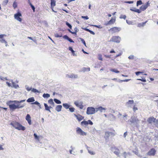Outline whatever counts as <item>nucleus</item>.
I'll return each instance as SVG.
<instances>
[{
    "mask_svg": "<svg viewBox=\"0 0 158 158\" xmlns=\"http://www.w3.org/2000/svg\"><path fill=\"white\" fill-rule=\"evenodd\" d=\"M25 100H21L20 101H10L7 102V104L9 106L10 110L13 111L17 109V105L15 104L21 103L25 102Z\"/></svg>",
    "mask_w": 158,
    "mask_h": 158,
    "instance_id": "f257e3e1",
    "label": "nucleus"
},
{
    "mask_svg": "<svg viewBox=\"0 0 158 158\" xmlns=\"http://www.w3.org/2000/svg\"><path fill=\"white\" fill-rule=\"evenodd\" d=\"M127 122L130 125L133 124L137 127H139V120L137 117L134 115L131 116V118L128 120Z\"/></svg>",
    "mask_w": 158,
    "mask_h": 158,
    "instance_id": "f03ea898",
    "label": "nucleus"
},
{
    "mask_svg": "<svg viewBox=\"0 0 158 158\" xmlns=\"http://www.w3.org/2000/svg\"><path fill=\"white\" fill-rule=\"evenodd\" d=\"M10 124L15 129L19 130L24 131L25 129V127L16 122L12 121L10 123Z\"/></svg>",
    "mask_w": 158,
    "mask_h": 158,
    "instance_id": "7ed1b4c3",
    "label": "nucleus"
},
{
    "mask_svg": "<svg viewBox=\"0 0 158 158\" xmlns=\"http://www.w3.org/2000/svg\"><path fill=\"white\" fill-rule=\"evenodd\" d=\"M95 112H96V109L93 107H88L87 109L86 114H94Z\"/></svg>",
    "mask_w": 158,
    "mask_h": 158,
    "instance_id": "20e7f679",
    "label": "nucleus"
},
{
    "mask_svg": "<svg viewBox=\"0 0 158 158\" xmlns=\"http://www.w3.org/2000/svg\"><path fill=\"white\" fill-rule=\"evenodd\" d=\"M121 38L119 36H113L110 40V42H113L116 43H119Z\"/></svg>",
    "mask_w": 158,
    "mask_h": 158,
    "instance_id": "39448f33",
    "label": "nucleus"
},
{
    "mask_svg": "<svg viewBox=\"0 0 158 158\" xmlns=\"http://www.w3.org/2000/svg\"><path fill=\"white\" fill-rule=\"evenodd\" d=\"M77 133L81 136H85L87 135V133L83 131V130L79 127H77L76 128Z\"/></svg>",
    "mask_w": 158,
    "mask_h": 158,
    "instance_id": "423d86ee",
    "label": "nucleus"
},
{
    "mask_svg": "<svg viewBox=\"0 0 158 158\" xmlns=\"http://www.w3.org/2000/svg\"><path fill=\"white\" fill-rule=\"evenodd\" d=\"M21 16H22V15L19 12L14 15L15 19L19 22L22 21V19L20 17Z\"/></svg>",
    "mask_w": 158,
    "mask_h": 158,
    "instance_id": "0eeeda50",
    "label": "nucleus"
},
{
    "mask_svg": "<svg viewBox=\"0 0 158 158\" xmlns=\"http://www.w3.org/2000/svg\"><path fill=\"white\" fill-rule=\"evenodd\" d=\"M66 77L67 78L75 79H77L79 78L77 74H74L73 73L67 74L66 75Z\"/></svg>",
    "mask_w": 158,
    "mask_h": 158,
    "instance_id": "6e6552de",
    "label": "nucleus"
},
{
    "mask_svg": "<svg viewBox=\"0 0 158 158\" xmlns=\"http://www.w3.org/2000/svg\"><path fill=\"white\" fill-rule=\"evenodd\" d=\"M121 29L120 27H114L110 28L109 31H110L112 33L118 32L120 31Z\"/></svg>",
    "mask_w": 158,
    "mask_h": 158,
    "instance_id": "1a4fd4ad",
    "label": "nucleus"
},
{
    "mask_svg": "<svg viewBox=\"0 0 158 158\" xmlns=\"http://www.w3.org/2000/svg\"><path fill=\"white\" fill-rule=\"evenodd\" d=\"M111 150L116 155H119L120 152L118 149L115 147H112L111 148Z\"/></svg>",
    "mask_w": 158,
    "mask_h": 158,
    "instance_id": "9d476101",
    "label": "nucleus"
},
{
    "mask_svg": "<svg viewBox=\"0 0 158 158\" xmlns=\"http://www.w3.org/2000/svg\"><path fill=\"white\" fill-rule=\"evenodd\" d=\"M110 135L113 136L114 134L111 132L107 131L105 132L104 137L106 139H107Z\"/></svg>",
    "mask_w": 158,
    "mask_h": 158,
    "instance_id": "9b49d317",
    "label": "nucleus"
},
{
    "mask_svg": "<svg viewBox=\"0 0 158 158\" xmlns=\"http://www.w3.org/2000/svg\"><path fill=\"white\" fill-rule=\"evenodd\" d=\"M156 151L153 148H152L147 153V154L149 156H154Z\"/></svg>",
    "mask_w": 158,
    "mask_h": 158,
    "instance_id": "f8f14e48",
    "label": "nucleus"
},
{
    "mask_svg": "<svg viewBox=\"0 0 158 158\" xmlns=\"http://www.w3.org/2000/svg\"><path fill=\"white\" fill-rule=\"evenodd\" d=\"M149 5L150 3H149V2H148L145 5H142L140 6V9L143 11H144L148 6H149Z\"/></svg>",
    "mask_w": 158,
    "mask_h": 158,
    "instance_id": "ddd939ff",
    "label": "nucleus"
},
{
    "mask_svg": "<svg viewBox=\"0 0 158 158\" xmlns=\"http://www.w3.org/2000/svg\"><path fill=\"white\" fill-rule=\"evenodd\" d=\"M95 109L96 112H98V111H99L101 112H105L106 108L102 106H100L98 108H96Z\"/></svg>",
    "mask_w": 158,
    "mask_h": 158,
    "instance_id": "4468645a",
    "label": "nucleus"
},
{
    "mask_svg": "<svg viewBox=\"0 0 158 158\" xmlns=\"http://www.w3.org/2000/svg\"><path fill=\"white\" fill-rule=\"evenodd\" d=\"M155 119L156 118L153 117H151L148 118L147 121L150 124L153 123L154 124L155 121Z\"/></svg>",
    "mask_w": 158,
    "mask_h": 158,
    "instance_id": "2eb2a0df",
    "label": "nucleus"
},
{
    "mask_svg": "<svg viewBox=\"0 0 158 158\" xmlns=\"http://www.w3.org/2000/svg\"><path fill=\"white\" fill-rule=\"evenodd\" d=\"M26 119L27 121L29 124L30 125L32 123L31 121V117L29 114H27L26 117Z\"/></svg>",
    "mask_w": 158,
    "mask_h": 158,
    "instance_id": "dca6fc26",
    "label": "nucleus"
},
{
    "mask_svg": "<svg viewBox=\"0 0 158 158\" xmlns=\"http://www.w3.org/2000/svg\"><path fill=\"white\" fill-rule=\"evenodd\" d=\"M115 19L112 18L111 19L109 22H107V23H106L105 24L106 26H108L109 25L113 24L115 22Z\"/></svg>",
    "mask_w": 158,
    "mask_h": 158,
    "instance_id": "f3484780",
    "label": "nucleus"
},
{
    "mask_svg": "<svg viewBox=\"0 0 158 158\" xmlns=\"http://www.w3.org/2000/svg\"><path fill=\"white\" fill-rule=\"evenodd\" d=\"M134 103L133 100H129L126 103V106L128 107H131V105Z\"/></svg>",
    "mask_w": 158,
    "mask_h": 158,
    "instance_id": "a211bd4d",
    "label": "nucleus"
},
{
    "mask_svg": "<svg viewBox=\"0 0 158 158\" xmlns=\"http://www.w3.org/2000/svg\"><path fill=\"white\" fill-rule=\"evenodd\" d=\"M74 104L78 107H79L81 109H83L84 106L81 102L78 103L77 102H75Z\"/></svg>",
    "mask_w": 158,
    "mask_h": 158,
    "instance_id": "6ab92c4d",
    "label": "nucleus"
},
{
    "mask_svg": "<svg viewBox=\"0 0 158 158\" xmlns=\"http://www.w3.org/2000/svg\"><path fill=\"white\" fill-rule=\"evenodd\" d=\"M74 116L77 118V119L79 121H81L84 118V117L79 114H78L77 115L74 114Z\"/></svg>",
    "mask_w": 158,
    "mask_h": 158,
    "instance_id": "aec40b11",
    "label": "nucleus"
},
{
    "mask_svg": "<svg viewBox=\"0 0 158 158\" xmlns=\"http://www.w3.org/2000/svg\"><path fill=\"white\" fill-rule=\"evenodd\" d=\"M4 36H6V35H0V41L2 43H5V44H6L7 43V42L3 38Z\"/></svg>",
    "mask_w": 158,
    "mask_h": 158,
    "instance_id": "412c9836",
    "label": "nucleus"
},
{
    "mask_svg": "<svg viewBox=\"0 0 158 158\" xmlns=\"http://www.w3.org/2000/svg\"><path fill=\"white\" fill-rule=\"evenodd\" d=\"M87 149L88 150V152L91 155H94L95 154V152L92 151L89 149L90 148L88 147L86 145L85 146Z\"/></svg>",
    "mask_w": 158,
    "mask_h": 158,
    "instance_id": "4be33fe9",
    "label": "nucleus"
},
{
    "mask_svg": "<svg viewBox=\"0 0 158 158\" xmlns=\"http://www.w3.org/2000/svg\"><path fill=\"white\" fill-rule=\"evenodd\" d=\"M127 115L126 114H124L122 117L120 118V120L122 122H123V120H127Z\"/></svg>",
    "mask_w": 158,
    "mask_h": 158,
    "instance_id": "5701e85b",
    "label": "nucleus"
},
{
    "mask_svg": "<svg viewBox=\"0 0 158 158\" xmlns=\"http://www.w3.org/2000/svg\"><path fill=\"white\" fill-rule=\"evenodd\" d=\"M63 38L64 39L67 40L70 42L74 43V41H73L72 39L69 37L67 35H64L63 36Z\"/></svg>",
    "mask_w": 158,
    "mask_h": 158,
    "instance_id": "b1692460",
    "label": "nucleus"
},
{
    "mask_svg": "<svg viewBox=\"0 0 158 158\" xmlns=\"http://www.w3.org/2000/svg\"><path fill=\"white\" fill-rule=\"evenodd\" d=\"M62 108V106L61 105H57L55 108V110L58 112H60Z\"/></svg>",
    "mask_w": 158,
    "mask_h": 158,
    "instance_id": "393cba45",
    "label": "nucleus"
},
{
    "mask_svg": "<svg viewBox=\"0 0 158 158\" xmlns=\"http://www.w3.org/2000/svg\"><path fill=\"white\" fill-rule=\"evenodd\" d=\"M20 103L16 104L17 109L22 108L25 105V103H23L22 104H20Z\"/></svg>",
    "mask_w": 158,
    "mask_h": 158,
    "instance_id": "a878e982",
    "label": "nucleus"
},
{
    "mask_svg": "<svg viewBox=\"0 0 158 158\" xmlns=\"http://www.w3.org/2000/svg\"><path fill=\"white\" fill-rule=\"evenodd\" d=\"M51 8H53L54 7L56 6V1L55 0H51Z\"/></svg>",
    "mask_w": 158,
    "mask_h": 158,
    "instance_id": "bb28decb",
    "label": "nucleus"
},
{
    "mask_svg": "<svg viewBox=\"0 0 158 158\" xmlns=\"http://www.w3.org/2000/svg\"><path fill=\"white\" fill-rule=\"evenodd\" d=\"M69 50L71 51V52H72L73 56H77V53H75V51L73 49L72 47H69Z\"/></svg>",
    "mask_w": 158,
    "mask_h": 158,
    "instance_id": "cd10ccee",
    "label": "nucleus"
},
{
    "mask_svg": "<svg viewBox=\"0 0 158 158\" xmlns=\"http://www.w3.org/2000/svg\"><path fill=\"white\" fill-rule=\"evenodd\" d=\"M130 10L134 11L135 12H137L138 13H140L141 12V11L140 10H139L136 9L135 8H131L130 9Z\"/></svg>",
    "mask_w": 158,
    "mask_h": 158,
    "instance_id": "c85d7f7f",
    "label": "nucleus"
},
{
    "mask_svg": "<svg viewBox=\"0 0 158 158\" xmlns=\"http://www.w3.org/2000/svg\"><path fill=\"white\" fill-rule=\"evenodd\" d=\"M147 21H146L145 22L139 23L138 24V27H143L145 25L146 23L147 22Z\"/></svg>",
    "mask_w": 158,
    "mask_h": 158,
    "instance_id": "c756f323",
    "label": "nucleus"
},
{
    "mask_svg": "<svg viewBox=\"0 0 158 158\" xmlns=\"http://www.w3.org/2000/svg\"><path fill=\"white\" fill-rule=\"evenodd\" d=\"M44 106L45 108V110L48 111L49 112H51V111L49 109V106L46 103H44Z\"/></svg>",
    "mask_w": 158,
    "mask_h": 158,
    "instance_id": "7c9ffc66",
    "label": "nucleus"
},
{
    "mask_svg": "<svg viewBox=\"0 0 158 158\" xmlns=\"http://www.w3.org/2000/svg\"><path fill=\"white\" fill-rule=\"evenodd\" d=\"M35 101V99L33 97L29 98L27 100V102H33Z\"/></svg>",
    "mask_w": 158,
    "mask_h": 158,
    "instance_id": "2f4dec72",
    "label": "nucleus"
},
{
    "mask_svg": "<svg viewBox=\"0 0 158 158\" xmlns=\"http://www.w3.org/2000/svg\"><path fill=\"white\" fill-rule=\"evenodd\" d=\"M63 106L66 109H68L70 107V105L66 103H63Z\"/></svg>",
    "mask_w": 158,
    "mask_h": 158,
    "instance_id": "473e14b6",
    "label": "nucleus"
},
{
    "mask_svg": "<svg viewBox=\"0 0 158 158\" xmlns=\"http://www.w3.org/2000/svg\"><path fill=\"white\" fill-rule=\"evenodd\" d=\"M48 102L49 104H51V105H53V106H54L55 103L53 102V99H50L48 100Z\"/></svg>",
    "mask_w": 158,
    "mask_h": 158,
    "instance_id": "72a5a7b5",
    "label": "nucleus"
},
{
    "mask_svg": "<svg viewBox=\"0 0 158 158\" xmlns=\"http://www.w3.org/2000/svg\"><path fill=\"white\" fill-rule=\"evenodd\" d=\"M81 124L86 126L88 124V122L87 121H84L81 122Z\"/></svg>",
    "mask_w": 158,
    "mask_h": 158,
    "instance_id": "f704fd0d",
    "label": "nucleus"
},
{
    "mask_svg": "<svg viewBox=\"0 0 158 158\" xmlns=\"http://www.w3.org/2000/svg\"><path fill=\"white\" fill-rule=\"evenodd\" d=\"M110 71L114 72L116 73H119V71L116 69H110Z\"/></svg>",
    "mask_w": 158,
    "mask_h": 158,
    "instance_id": "c9c22d12",
    "label": "nucleus"
},
{
    "mask_svg": "<svg viewBox=\"0 0 158 158\" xmlns=\"http://www.w3.org/2000/svg\"><path fill=\"white\" fill-rule=\"evenodd\" d=\"M44 98H48L50 97V95L48 94H44L43 95Z\"/></svg>",
    "mask_w": 158,
    "mask_h": 158,
    "instance_id": "e433bc0d",
    "label": "nucleus"
},
{
    "mask_svg": "<svg viewBox=\"0 0 158 158\" xmlns=\"http://www.w3.org/2000/svg\"><path fill=\"white\" fill-rule=\"evenodd\" d=\"M54 101L57 104H60L61 103V101L56 98H55L54 99Z\"/></svg>",
    "mask_w": 158,
    "mask_h": 158,
    "instance_id": "4c0bfd02",
    "label": "nucleus"
},
{
    "mask_svg": "<svg viewBox=\"0 0 158 158\" xmlns=\"http://www.w3.org/2000/svg\"><path fill=\"white\" fill-rule=\"evenodd\" d=\"M19 87V85L16 84L15 82L13 83L12 84V85H11V87H14L15 88H18Z\"/></svg>",
    "mask_w": 158,
    "mask_h": 158,
    "instance_id": "58836bf2",
    "label": "nucleus"
},
{
    "mask_svg": "<svg viewBox=\"0 0 158 158\" xmlns=\"http://www.w3.org/2000/svg\"><path fill=\"white\" fill-rule=\"evenodd\" d=\"M131 79H125L124 80H118V82H127L129 81Z\"/></svg>",
    "mask_w": 158,
    "mask_h": 158,
    "instance_id": "ea45409f",
    "label": "nucleus"
},
{
    "mask_svg": "<svg viewBox=\"0 0 158 158\" xmlns=\"http://www.w3.org/2000/svg\"><path fill=\"white\" fill-rule=\"evenodd\" d=\"M126 22L129 25L133 24V21H129L127 20H126Z\"/></svg>",
    "mask_w": 158,
    "mask_h": 158,
    "instance_id": "a19ab883",
    "label": "nucleus"
},
{
    "mask_svg": "<svg viewBox=\"0 0 158 158\" xmlns=\"http://www.w3.org/2000/svg\"><path fill=\"white\" fill-rule=\"evenodd\" d=\"M29 5L31 6V8L33 10V12H34L35 11V8L34 6L33 5H32L30 2H29Z\"/></svg>",
    "mask_w": 158,
    "mask_h": 158,
    "instance_id": "79ce46f5",
    "label": "nucleus"
},
{
    "mask_svg": "<svg viewBox=\"0 0 158 158\" xmlns=\"http://www.w3.org/2000/svg\"><path fill=\"white\" fill-rule=\"evenodd\" d=\"M142 2L141 1H138L137 2L136 6H138L139 5H142Z\"/></svg>",
    "mask_w": 158,
    "mask_h": 158,
    "instance_id": "37998d69",
    "label": "nucleus"
},
{
    "mask_svg": "<svg viewBox=\"0 0 158 158\" xmlns=\"http://www.w3.org/2000/svg\"><path fill=\"white\" fill-rule=\"evenodd\" d=\"M31 91L34 93H40V92H39L38 90L37 89H35L33 88L31 90Z\"/></svg>",
    "mask_w": 158,
    "mask_h": 158,
    "instance_id": "c03bdc74",
    "label": "nucleus"
},
{
    "mask_svg": "<svg viewBox=\"0 0 158 158\" xmlns=\"http://www.w3.org/2000/svg\"><path fill=\"white\" fill-rule=\"evenodd\" d=\"M79 39L82 42V43H83V44L85 46H86V44H85V40H84L82 38H79Z\"/></svg>",
    "mask_w": 158,
    "mask_h": 158,
    "instance_id": "a18cd8bd",
    "label": "nucleus"
},
{
    "mask_svg": "<svg viewBox=\"0 0 158 158\" xmlns=\"http://www.w3.org/2000/svg\"><path fill=\"white\" fill-rule=\"evenodd\" d=\"M153 124L155 125L156 127H158V119H155V121Z\"/></svg>",
    "mask_w": 158,
    "mask_h": 158,
    "instance_id": "49530a36",
    "label": "nucleus"
},
{
    "mask_svg": "<svg viewBox=\"0 0 158 158\" xmlns=\"http://www.w3.org/2000/svg\"><path fill=\"white\" fill-rule=\"evenodd\" d=\"M126 16L125 15H121L120 17V19H126Z\"/></svg>",
    "mask_w": 158,
    "mask_h": 158,
    "instance_id": "de8ad7c7",
    "label": "nucleus"
},
{
    "mask_svg": "<svg viewBox=\"0 0 158 158\" xmlns=\"http://www.w3.org/2000/svg\"><path fill=\"white\" fill-rule=\"evenodd\" d=\"M66 24L71 29L72 27V25L70 24L68 22H66Z\"/></svg>",
    "mask_w": 158,
    "mask_h": 158,
    "instance_id": "09e8293b",
    "label": "nucleus"
},
{
    "mask_svg": "<svg viewBox=\"0 0 158 158\" xmlns=\"http://www.w3.org/2000/svg\"><path fill=\"white\" fill-rule=\"evenodd\" d=\"M32 104H35L36 105H37L38 106H40V104L37 101H35L34 102H33L31 103Z\"/></svg>",
    "mask_w": 158,
    "mask_h": 158,
    "instance_id": "8fccbe9b",
    "label": "nucleus"
},
{
    "mask_svg": "<svg viewBox=\"0 0 158 158\" xmlns=\"http://www.w3.org/2000/svg\"><path fill=\"white\" fill-rule=\"evenodd\" d=\"M69 109L70 111L71 112H73L74 111L75 109L73 107H70Z\"/></svg>",
    "mask_w": 158,
    "mask_h": 158,
    "instance_id": "3c124183",
    "label": "nucleus"
},
{
    "mask_svg": "<svg viewBox=\"0 0 158 158\" xmlns=\"http://www.w3.org/2000/svg\"><path fill=\"white\" fill-rule=\"evenodd\" d=\"M34 136L35 138V139H37V140H39V137L36 134L34 133Z\"/></svg>",
    "mask_w": 158,
    "mask_h": 158,
    "instance_id": "603ef678",
    "label": "nucleus"
},
{
    "mask_svg": "<svg viewBox=\"0 0 158 158\" xmlns=\"http://www.w3.org/2000/svg\"><path fill=\"white\" fill-rule=\"evenodd\" d=\"M93 26L99 28H102V27L101 25H93Z\"/></svg>",
    "mask_w": 158,
    "mask_h": 158,
    "instance_id": "864d4df0",
    "label": "nucleus"
},
{
    "mask_svg": "<svg viewBox=\"0 0 158 158\" xmlns=\"http://www.w3.org/2000/svg\"><path fill=\"white\" fill-rule=\"evenodd\" d=\"M26 88V89L28 91H30L31 89V88H29L28 86V85H26L25 86Z\"/></svg>",
    "mask_w": 158,
    "mask_h": 158,
    "instance_id": "5fc2aeb1",
    "label": "nucleus"
},
{
    "mask_svg": "<svg viewBox=\"0 0 158 158\" xmlns=\"http://www.w3.org/2000/svg\"><path fill=\"white\" fill-rule=\"evenodd\" d=\"M13 6L14 8H15L17 7V5L16 2H14Z\"/></svg>",
    "mask_w": 158,
    "mask_h": 158,
    "instance_id": "6e6d98bb",
    "label": "nucleus"
},
{
    "mask_svg": "<svg viewBox=\"0 0 158 158\" xmlns=\"http://www.w3.org/2000/svg\"><path fill=\"white\" fill-rule=\"evenodd\" d=\"M110 118L113 120H115L116 118L115 116L112 114H110Z\"/></svg>",
    "mask_w": 158,
    "mask_h": 158,
    "instance_id": "4d7b16f0",
    "label": "nucleus"
},
{
    "mask_svg": "<svg viewBox=\"0 0 158 158\" xmlns=\"http://www.w3.org/2000/svg\"><path fill=\"white\" fill-rule=\"evenodd\" d=\"M8 2V0H5L3 2V3L5 5H6L7 4Z\"/></svg>",
    "mask_w": 158,
    "mask_h": 158,
    "instance_id": "13d9d810",
    "label": "nucleus"
},
{
    "mask_svg": "<svg viewBox=\"0 0 158 158\" xmlns=\"http://www.w3.org/2000/svg\"><path fill=\"white\" fill-rule=\"evenodd\" d=\"M87 122H88V124H89L91 125H92L93 124V122L90 120H88Z\"/></svg>",
    "mask_w": 158,
    "mask_h": 158,
    "instance_id": "bf43d9fd",
    "label": "nucleus"
},
{
    "mask_svg": "<svg viewBox=\"0 0 158 158\" xmlns=\"http://www.w3.org/2000/svg\"><path fill=\"white\" fill-rule=\"evenodd\" d=\"M133 110L134 112H135V111L138 110V108L137 107H135V106H134Z\"/></svg>",
    "mask_w": 158,
    "mask_h": 158,
    "instance_id": "052dcab7",
    "label": "nucleus"
},
{
    "mask_svg": "<svg viewBox=\"0 0 158 158\" xmlns=\"http://www.w3.org/2000/svg\"><path fill=\"white\" fill-rule=\"evenodd\" d=\"M128 58L129 59H133L134 58V56L133 55H130L128 57Z\"/></svg>",
    "mask_w": 158,
    "mask_h": 158,
    "instance_id": "680f3d73",
    "label": "nucleus"
},
{
    "mask_svg": "<svg viewBox=\"0 0 158 158\" xmlns=\"http://www.w3.org/2000/svg\"><path fill=\"white\" fill-rule=\"evenodd\" d=\"M55 37H61L62 36L61 35H58L57 34L55 35Z\"/></svg>",
    "mask_w": 158,
    "mask_h": 158,
    "instance_id": "e2e57ef3",
    "label": "nucleus"
},
{
    "mask_svg": "<svg viewBox=\"0 0 158 158\" xmlns=\"http://www.w3.org/2000/svg\"><path fill=\"white\" fill-rule=\"evenodd\" d=\"M98 59L101 60H102V55H99Z\"/></svg>",
    "mask_w": 158,
    "mask_h": 158,
    "instance_id": "0e129e2a",
    "label": "nucleus"
},
{
    "mask_svg": "<svg viewBox=\"0 0 158 158\" xmlns=\"http://www.w3.org/2000/svg\"><path fill=\"white\" fill-rule=\"evenodd\" d=\"M125 2L129 4H132L133 3V1H126Z\"/></svg>",
    "mask_w": 158,
    "mask_h": 158,
    "instance_id": "69168bd1",
    "label": "nucleus"
},
{
    "mask_svg": "<svg viewBox=\"0 0 158 158\" xmlns=\"http://www.w3.org/2000/svg\"><path fill=\"white\" fill-rule=\"evenodd\" d=\"M86 69H87V68L84 67L82 69V71L84 72H85V71H87V70H86Z\"/></svg>",
    "mask_w": 158,
    "mask_h": 158,
    "instance_id": "338daca9",
    "label": "nucleus"
},
{
    "mask_svg": "<svg viewBox=\"0 0 158 158\" xmlns=\"http://www.w3.org/2000/svg\"><path fill=\"white\" fill-rule=\"evenodd\" d=\"M81 18H83V19H89V18L87 16H82L81 17Z\"/></svg>",
    "mask_w": 158,
    "mask_h": 158,
    "instance_id": "774afa93",
    "label": "nucleus"
}]
</instances>
